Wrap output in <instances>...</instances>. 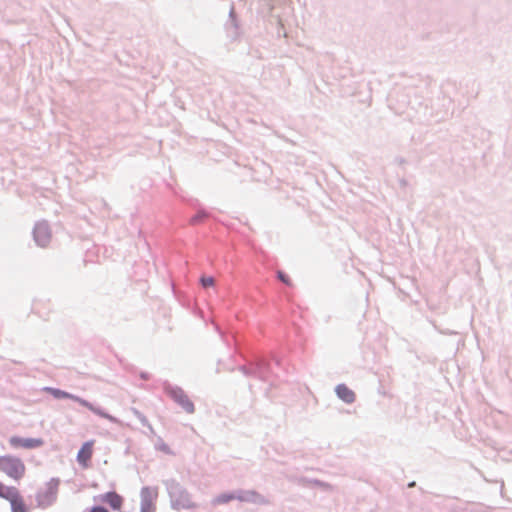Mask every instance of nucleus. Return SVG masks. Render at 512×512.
Listing matches in <instances>:
<instances>
[{"label": "nucleus", "mask_w": 512, "mask_h": 512, "mask_svg": "<svg viewBox=\"0 0 512 512\" xmlns=\"http://www.w3.org/2000/svg\"><path fill=\"white\" fill-rule=\"evenodd\" d=\"M0 471L15 481L21 480L26 472L23 461L12 455L0 456Z\"/></svg>", "instance_id": "1"}, {"label": "nucleus", "mask_w": 512, "mask_h": 512, "mask_svg": "<svg viewBox=\"0 0 512 512\" xmlns=\"http://www.w3.org/2000/svg\"><path fill=\"white\" fill-rule=\"evenodd\" d=\"M0 498L10 502L12 512H28L18 489L13 486H6L0 482Z\"/></svg>", "instance_id": "2"}, {"label": "nucleus", "mask_w": 512, "mask_h": 512, "mask_svg": "<svg viewBox=\"0 0 512 512\" xmlns=\"http://www.w3.org/2000/svg\"><path fill=\"white\" fill-rule=\"evenodd\" d=\"M45 391L48 392L49 394H51L53 397L58 398V399H61V398L72 399V400L78 402L79 404H81L82 406L87 407L88 409H90L94 413H96V414H98V415H100L102 417H105V418H108V419H112L109 415L101 412L99 409L95 408L92 404H90L86 400L81 399V398H79L77 396H74V395H72L70 393H67V392L59 390V389L51 388V387L45 388Z\"/></svg>", "instance_id": "3"}, {"label": "nucleus", "mask_w": 512, "mask_h": 512, "mask_svg": "<svg viewBox=\"0 0 512 512\" xmlns=\"http://www.w3.org/2000/svg\"><path fill=\"white\" fill-rule=\"evenodd\" d=\"M259 495L255 491H241L238 494L234 493H222L216 496L213 500L215 505L227 504L230 501L238 499L240 501H246L250 499H255Z\"/></svg>", "instance_id": "4"}, {"label": "nucleus", "mask_w": 512, "mask_h": 512, "mask_svg": "<svg viewBox=\"0 0 512 512\" xmlns=\"http://www.w3.org/2000/svg\"><path fill=\"white\" fill-rule=\"evenodd\" d=\"M94 440L86 441L82 444L80 450L77 453V462L79 465L86 469L90 466L91 459L94 452Z\"/></svg>", "instance_id": "5"}, {"label": "nucleus", "mask_w": 512, "mask_h": 512, "mask_svg": "<svg viewBox=\"0 0 512 512\" xmlns=\"http://www.w3.org/2000/svg\"><path fill=\"white\" fill-rule=\"evenodd\" d=\"M9 444L11 447L16 449H34L41 447L44 444V441L40 438H22L19 436H12L9 439Z\"/></svg>", "instance_id": "6"}, {"label": "nucleus", "mask_w": 512, "mask_h": 512, "mask_svg": "<svg viewBox=\"0 0 512 512\" xmlns=\"http://www.w3.org/2000/svg\"><path fill=\"white\" fill-rule=\"evenodd\" d=\"M158 497L157 488L144 487L141 490V509L155 511V502Z\"/></svg>", "instance_id": "7"}, {"label": "nucleus", "mask_w": 512, "mask_h": 512, "mask_svg": "<svg viewBox=\"0 0 512 512\" xmlns=\"http://www.w3.org/2000/svg\"><path fill=\"white\" fill-rule=\"evenodd\" d=\"M101 501L108 504L113 510L119 511L123 506V497L118 493L111 491L101 496Z\"/></svg>", "instance_id": "8"}, {"label": "nucleus", "mask_w": 512, "mask_h": 512, "mask_svg": "<svg viewBox=\"0 0 512 512\" xmlns=\"http://www.w3.org/2000/svg\"><path fill=\"white\" fill-rule=\"evenodd\" d=\"M336 394L337 396L343 400L345 403L351 404L355 401L356 395L353 390H351L345 384H339L336 386Z\"/></svg>", "instance_id": "9"}, {"label": "nucleus", "mask_w": 512, "mask_h": 512, "mask_svg": "<svg viewBox=\"0 0 512 512\" xmlns=\"http://www.w3.org/2000/svg\"><path fill=\"white\" fill-rule=\"evenodd\" d=\"M56 494H57L56 486H50L45 493H41L38 495V499L41 504H44V503L49 504L56 498Z\"/></svg>", "instance_id": "10"}, {"label": "nucleus", "mask_w": 512, "mask_h": 512, "mask_svg": "<svg viewBox=\"0 0 512 512\" xmlns=\"http://www.w3.org/2000/svg\"><path fill=\"white\" fill-rule=\"evenodd\" d=\"M35 240L38 242L41 246H46V244L50 240V234L46 231L44 228H37L34 232Z\"/></svg>", "instance_id": "11"}, {"label": "nucleus", "mask_w": 512, "mask_h": 512, "mask_svg": "<svg viewBox=\"0 0 512 512\" xmlns=\"http://www.w3.org/2000/svg\"><path fill=\"white\" fill-rule=\"evenodd\" d=\"M207 218V214L203 211L198 212L190 219L191 225H197L202 223Z\"/></svg>", "instance_id": "12"}, {"label": "nucleus", "mask_w": 512, "mask_h": 512, "mask_svg": "<svg viewBox=\"0 0 512 512\" xmlns=\"http://www.w3.org/2000/svg\"><path fill=\"white\" fill-rule=\"evenodd\" d=\"M200 283L204 288L213 287L215 285V279L212 276H202Z\"/></svg>", "instance_id": "13"}, {"label": "nucleus", "mask_w": 512, "mask_h": 512, "mask_svg": "<svg viewBox=\"0 0 512 512\" xmlns=\"http://www.w3.org/2000/svg\"><path fill=\"white\" fill-rule=\"evenodd\" d=\"M278 278L286 285H289L291 286L292 285V282L290 280V278L285 274L283 273L282 271H279L278 272Z\"/></svg>", "instance_id": "14"}, {"label": "nucleus", "mask_w": 512, "mask_h": 512, "mask_svg": "<svg viewBox=\"0 0 512 512\" xmlns=\"http://www.w3.org/2000/svg\"><path fill=\"white\" fill-rule=\"evenodd\" d=\"M90 512H109V511L102 506H94L91 508Z\"/></svg>", "instance_id": "15"}, {"label": "nucleus", "mask_w": 512, "mask_h": 512, "mask_svg": "<svg viewBox=\"0 0 512 512\" xmlns=\"http://www.w3.org/2000/svg\"><path fill=\"white\" fill-rule=\"evenodd\" d=\"M186 409H187V411L192 412L193 411L192 403L188 402Z\"/></svg>", "instance_id": "16"}, {"label": "nucleus", "mask_w": 512, "mask_h": 512, "mask_svg": "<svg viewBox=\"0 0 512 512\" xmlns=\"http://www.w3.org/2000/svg\"><path fill=\"white\" fill-rule=\"evenodd\" d=\"M140 512H154V511H150V510H146V509H141Z\"/></svg>", "instance_id": "17"}]
</instances>
